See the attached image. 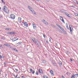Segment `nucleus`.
Here are the masks:
<instances>
[{
  "instance_id": "36",
  "label": "nucleus",
  "mask_w": 78,
  "mask_h": 78,
  "mask_svg": "<svg viewBox=\"0 0 78 78\" xmlns=\"http://www.w3.org/2000/svg\"><path fill=\"white\" fill-rule=\"evenodd\" d=\"M15 69L16 70V72H18V71H19V70H18V69Z\"/></svg>"
},
{
  "instance_id": "27",
  "label": "nucleus",
  "mask_w": 78,
  "mask_h": 78,
  "mask_svg": "<svg viewBox=\"0 0 78 78\" xmlns=\"http://www.w3.org/2000/svg\"><path fill=\"white\" fill-rule=\"evenodd\" d=\"M30 71L31 72H32L33 70V69H30Z\"/></svg>"
},
{
  "instance_id": "11",
  "label": "nucleus",
  "mask_w": 78,
  "mask_h": 78,
  "mask_svg": "<svg viewBox=\"0 0 78 78\" xmlns=\"http://www.w3.org/2000/svg\"><path fill=\"white\" fill-rule=\"evenodd\" d=\"M65 14L68 17H70L69 16H70V14H69V13H67V12H66V13H65Z\"/></svg>"
},
{
  "instance_id": "9",
  "label": "nucleus",
  "mask_w": 78,
  "mask_h": 78,
  "mask_svg": "<svg viewBox=\"0 0 78 78\" xmlns=\"http://www.w3.org/2000/svg\"><path fill=\"white\" fill-rule=\"evenodd\" d=\"M51 75H54V74L53 73V71H52V70H51L49 71Z\"/></svg>"
},
{
  "instance_id": "26",
  "label": "nucleus",
  "mask_w": 78,
  "mask_h": 78,
  "mask_svg": "<svg viewBox=\"0 0 78 78\" xmlns=\"http://www.w3.org/2000/svg\"><path fill=\"white\" fill-rule=\"evenodd\" d=\"M21 43H22L21 42H20L17 43L16 44H21Z\"/></svg>"
},
{
  "instance_id": "34",
  "label": "nucleus",
  "mask_w": 78,
  "mask_h": 78,
  "mask_svg": "<svg viewBox=\"0 0 78 78\" xmlns=\"http://www.w3.org/2000/svg\"><path fill=\"white\" fill-rule=\"evenodd\" d=\"M49 42H51V43H52V42H51V40H49Z\"/></svg>"
},
{
  "instance_id": "24",
  "label": "nucleus",
  "mask_w": 78,
  "mask_h": 78,
  "mask_svg": "<svg viewBox=\"0 0 78 78\" xmlns=\"http://www.w3.org/2000/svg\"><path fill=\"white\" fill-rule=\"evenodd\" d=\"M75 76H74V75H73L72 76L71 78H75Z\"/></svg>"
},
{
  "instance_id": "50",
  "label": "nucleus",
  "mask_w": 78,
  "mask_h": 78,
  "mask_svg": "<svg viewBox=\"0 0 78 78\" xmlns=\"http://www.w3.org/2000/svg\"><path fill=\"white\" fill-rule=\"evenodd\" d=\"M2 58V56H1V55H0V58Z\"/></svg>"
},
{
  "instance_id": "61",
  "label": "nucleus",
  "mask_w": 78,
  "mask_h": 78,
  "mask_svg": "<svg viewBox=\"0 0 78 78\" xmlns=\"http://www.w3.org/2000/svg\"><path fill=\"white\" fill-rule=\"evenodd\" d=\"M0 53H1L0 52Z\"/></svg>"
},
{
  "instance_id": "7",
  "label": "nucleus",
  "mask_w": 78,
  "mask_h": 78,
  "mask_svg": "<svg viewBox=\"0 0 78 78\" xmlns=\"http://www.w3.org/2000/svg\"><path fill=\"white\" fill-rule=\"evenodd\" d=\"M30 11H31L32 12V13H33V14H34L35 15H36V14L35 13V12H34V10H33V9H30Z\"/></svg>"
},
{
  "instance_id": "52",
  "label": "nucleus",
  "mask_w": 78,
  "mask_h": 78,
  "mask_svg": "<svg viewBox=\"0 0 78 78\" xmlns=\"http://www.w3.org/2000/svg\"><path fill=\"white\" fill-rule=\"evenodd\" d=\"M2 71V70H1V69H0V73Z\"/></svg>"
},
{
  "instance_id": "47",
  "label": "nucleus",
  "mask_w": 78,
  "mask_h": 78,
  "mask_svg": "<svg viewBox=\"0 0 78 78\" xmlns=\"http://www.w3.org/2000/svg\"><path fill=\"white\" fill-rule=\"evenodd\" d=\"M62 78H65V77L63 76H62Z\"/></svg>"
},
{
  "instance_id": "12",
  "label": "nucleus",
  "mask_w": 78,
  "mask_h": 78,
  "mask_svg": "<svg viewBox=\"0 0 78 78\" xmlns=\"http://www.w3.org/2000/svg\"><path fill=\"white\" fill-rule=\"evenodd\" d=\"M44 24H45V25L48 24V23L47 21H45V20H44Z\"/></svg>"
},
{
  "instance_id": "48",
  "label": "nucleus",
  "mask_w": 78,
  "mask_h": 78,
  "mask_svg": "<svg viewBox=\"0 0 78 78\" xmlns=\"http://www.w3.org/2000/svg\"><path fill=\"white\" fill-rule=\"evenodd\" d=\"M18 76V75H17L16 76V78H17V76Z\"/></svg>"
},
{
  "instance_id": "51",
  "label": "nucleus",
  "mask_w": 78,
  "mask_h": 78,
  "mask_svg": "<svg viewBox=\"0 0 78 78\" xmlns=\"http://www.w3.org/2000/svg\"><path fill=\"white\" fill-rule=\"evenodd\" d=\"M1 39H4V37H2V38Z\"/></svg>"
},
{
  "instance_id": "6",
  "label": "nucleus",
  "mask_w": 78,
  "mask_h": 78,
  "mask_svg": "<svg viewBox=\"0 0 78 78\" xmlns=\"http://www.w3.org/2000/svg\"><path fill=\"white\" fill-rule=\"evenodd\" d=\"M69 30L70 32H71L73 31V28H72V26L69 25Z\"/></svg>"
},
{
  "instance_id": "58",
  "label": "nucleus",
  "mask_w": 78,
  "mask_h": 78,
  "mask_svg": "<svg viewBox=\"0 0 78 78\" xmlns=\"http://www.w3.org/2000/svg\"><path fill=\"white\" fill-rule=\"evenodd\" d=\"M37 0V1H38L39 0Z\"/></svg>"
},
{
  "instance_id": "2",
  "label": "nucleus",
  "mask_w": 78,
  "mask_h": 78,
  "mask_svg": "<svg viewBox=\"0 0 78 78\" xmlns=\"http://www.w3.org/2000/svg\"><path fill=\"white\" fill-rule=\"evenodd\" d=\"M3 9H2V10L3 11H4V12H6V13H8V12H7V11L9 12V10H8V8L6 7V6L5 5L3 6Z\"/></svg>"
},
{
  "instance_id": "46",
  "label": "nucleus",
  "mask_w": 78,
  "mask_h": 78,
  "mask_svg": "<svg viewBox=\"0 0 78 78\" xmlns=\"http://www.w3.org/2000/svg\"><path fill=\"white\" fill-rule=\"evenodd\" d=\"M70 60L71 61H73V60H72V58H71L70 59Z\"/></svg>"
},
{
  "instance_id": "33",
  "label": "nucleus",
  "mask_w": 78,
  "mask_h": 78,
  "mask_svg": "<svg viewBox=\"0 0 78 78\" xmlns=\"http://www.w3.org/2000/svg\"><path fill=\"white\" fill-rule=\"evenodd\" d=\"M1 58H4V56L3 55H2L1 56Z\"/></svg>"
},
{
  "instance_id": "1",
  "label": "nucleus",
  "mask_w": 78,
  "mask_h": 78,
  "mask_svg": "<svg viewBox=\"0 0 78 78\" xmlns=\"http://www.w3.org/2000/svg\"><path fill=\"white\" fill-rule=\"evenodd\" d=\"M32 41L33 42L35 43V44L36 45L37 47H41V43H39V41H37V40L32 39Z\"/></svg>"
},
{
  "instance_id": "49",
  "label": "nucleus",
  "mask_w": 78,
  "mask_h": 78,
  "mask_svg": "<svg viewBox=\"0 0 78 78\" xmlns=\"http://www.w3.org/2000/svg\"><path fill=\"white\" fill-rule=\"evenodd\" d=\"M61 27V26H59L58 27V28H60Z\"/></svg>"
},
{
  "instance_id": "13",
  "label": "nucleus",
  "mask_w": 78,
  "mask_h": 78,
  "mask_svg": "<svg viewBox=\"0 0 78 78\" xmlns=\"http://www.w3.org/2000/svg\"><path fill=\"white\" fill-rule=\"evenodd\" d=\"M4 45H5L6 46V47H10L11 45H10L9 44H4Z\"/></svg>"
},
{
  "instance_id": "10",
  "label": "nucleus",
  "mask_w": 78,
  "mask_h": 78,
  "mask_svg": "<svg viewBox=\"0 0 78 78\" xmlns=\"http://www.w3.org/2000/svg\"><path fill=\"white\" fill-rule=\"evenodd\" d=\"M40 73H43V71L41 69H40L38 71Z\"/></svg>"
},
{
  "instance_id": "17",
  "label": "nucleus",
  "mask_w": 78,
  "mask_h": 78,
  "mask_svg": "<svg viewBox=\"0 0 78 78\" xmlns=\"http://www.w3.org/2000/svg\"><path fill=\"white\" fill-rule=\"evenodd\" d=\"M74 76H75V77L77 78L78 77V74H76L74 75Z\"/></svg>"
},
{
  "instance_id": "42",
  "label": "nucleus",
  "mask_w": 78,
  "mask_h": 78,
  "mask_svg": "<svg viewBox=\"0 0 78 78\" xmlns=\"http://www.w3.org/2000/svg\"><path fill=\"white\" fill-rule=\"evenodd\" d=\"M62 31H63V32H64L65 31V30H64V29H63V30H62Z\"/></svg>"
},
{
  "instance_id": "16",
  "label": "nucleus",
  "mask_w": 78,
  "mask_h": 78,
  "mask_svg": "<svg viewBox=\"0 0 78 78\" xmlns=\"http://www.w3.org/2000/svg\"><path fill=\"white\" fill-rule=\"evenodd\" d=\"M33 27H34V30H35L36 28V25H35V24H34L33 25Z\"/></svg>"
},
{
  "instance_id": "35",
  "label": "nucleus",
  "mask_w": 78,
  "mask_h": 78,
  "mask_svg": "<svg viewBox=\"0 0 78 78\" xmlns=\"http://www.w3.org/2000/svg\"><path fill=\"white\" fill-rule=\"evenodd\" d=\"M4 65H5V66H6V62H4Z\"/></svg>"
},
{
  "instance_id": "18",
  "label": "nucleus",
  "mask_w": 78,
  "mask_h": 78,
  "mask_svg": "<svg viewBox=\"0 0 78 78\" xmlns=\"http://www.w3.org/2000/svg\"><path fill=\"white\" fill-rule=\"evenodd\" d=\"M5 29L6 30H11V29L9 28H5Z\"/></svg>"
},
{
  "instance_id": "15",
  "label": "nucleus",
  "mask_w": 78,
  "mask_h": 78,
  "mask_svg": "<svg viewBox=\"0 0 78 78\" xmlns=\"http://www.w3.org/2000/svg\"><path fill=\"white\" fill-rule=\"evenodd\" d=\"M14 34H15V33H14V32H10V35H12Z\"/></svg>"
},
{
  "instance_id": "55",
  "label": "nucleus",
  "mask_w": 78,
  "mask_h": 78,
  "mask_svg": "<svg viewBox=\"0 0 78 78\" xmlns=\"http://www.w3.org/2000/svg\"><path fill=\"white\" fill-rule=\"evenodd\" d=\"M1 10V7H0V10Z\"/></svg>"
},
{
  "instance_id": "56",
  "label": "nucleus",
  "mask_w": 78,
  "mask_h": 78,
  "mask_svg": "<svg viewBox=\"0 0 78 78\" xmlns=\"http://www.w3.org/2000/svg\"><path fill=\"white\" fill-rule=\"evenodd\" d=\"M2 45L0 46V47H2Z\"/></svg>"
},
{
  "instance_id": "5",
  "label": "nucleus",
  "mask_w": 78,
  "mask_h": 78,
  "mask_svg": "<svg viewBox=\"0 0 78 78\" xmlns=\"http://www.w3.org/2000/svg\"><path fill=\"white\" fill-rule=\"evenodd\" d=\"M18 21L20 23H21L22 22V18L20 17H18Z\"/></svg>"
},
{
  "instance_id": "41",
  "label": "nucleus",
  "mask_w": 78,
  "mask_h": 78,
  "mask_svg": "<svg viewBox=\"0 0 78 78\" xmlns=\"http://www.w3.org/2000/svg\"><path fill=\"white\" fill-rule=\"evenodd\" d=\"M67 52L68 54H69L70 53V52H69V51H67Z\"/></svg>"
},
{
  "instance_id": "44",
  "label": "nucleus",
  "mask_w": 78,
  "mask_h": 78,
  "mask_svg": "<svg viewBox=\"0 0 78 78\" xmlns=\"http://www.w3.org/2000/svg\"><path fill=\"white\" fill-rule=\"evenodd\" d=\"M43 36L44 38H45V36L44 34L43 35Z\"/></svg>"
},
{
  "instance_id": "54",
  "label": "nucleus",
  "mask_w": 78,
  "mask_h": 78,
  "mask_svg": "<svg viewBox=\"0 0 78 78\" xmlns=\"http://www.w3.org/2000/svg\"><path fill=\"white\" fill-rule=\"evenodd\" d=\"M16 78H20V77H16Z\"/></svg>"
},
{
  "instance_id": "43",
  "label": "nucleus",
  "mask_w": 78,
  "mask_h": 78,
  "mask_svg": "<svg viewBox=\"0 0 78 78\" xmlns=\"http://www.w3.org/2000/svg\"><path fill=\"white\" fill-rule=\"evenodd\" d=\"M67 28V29H68V30H69V27H66Z\"/></svg>"
},
{
  "instance_id": "59",
  "label": "nucleus",
  "mask_w": 78,
  "mask_h": 78,
  "mask_svg": "<svg viewBox=\"0 0 78 78\" xmlns=\"http://www.w3.org/2000/svg\"><path fill=\"white\" fill-rule=\"evenodd\" d=\"M17 39H18V38H17Z\"/></svg>"
},
{
  "instance_id": "37",
  "label": "nucleus",
  "mask_w": 78,
  "mask_h": 78,
  "mask_svg": "<svg viewBox=\"0 0 78 78\" xmlns=\"http://www.w3.org/2000/svg\"><path fill=\"white\" fill-rule=\"evenodd\" d=\"M66 27H68V24H67V23L66 24Z\"/></svg>"
},
{
  "instance_id": "53",
  "label": "nucleus",
  "mask_w": 78,
  "mask_h": 78,
  "mask_svg": "<svg viewBox=\"0 0 78 78\" xmlns=\"http://www.w3.org/2000/svg\"><path fill=\"white\" fill-rule=\"evenodd\" d=\"M22 78H24V76H22Z\"/></svg>"
},
{
  "instance_id": "39",
  "label": "nucleus",
  "mask_w": 78,
  "mask_h": 78,
  "mask_svg": "<svg viewBox=\"0 0 78 78\" xmlns=\"http://www.w3.org/2000/svg\"><path fill=\"white\" fill-rule=\"evenodd\" d=\"M7 33L8 34H10V32H7Z\"/></svg>"
},
{
  "instance_id": "40",
  "label": "nucleus",
  "mask_w": 78,
  "mask_h": 78,
  "mask_svg": "<svg viewBox=\"0 0 78 78\" xmlns=\"http://www.w3.org/2000/svg\"><path fill=\"white\" fill-rule=\"evenodd\" d=\"M13 76H14V77H15V78H16V76L15 75V74H13Z\"/></svg>"
},
{
  "instance_id": "31",
  "label": "nucleus",
  "mask_w": 78,
  "mask_h": 78,
  "mask_svg": "<svg viewBox=\"0 0 78 78\" xmlns=\"http://www.w3.org/2000/svg\"><path fill=\"white\" fill-rule=\"evenodd\" d=\"M38 72H37L36 73V74L37 75H38Z\"/></svg>"
},
{
  "instance_id": "4",
  "label": "nucleus",
  "mask_w": 78,
  "mask_h": 78,
  "mask_svg": "<svg viewBox=\"0 0 78 78\" xmlns=\"http://www.w3.org/2000/svg\"><path fill=\"white\" fill-rule=\"evenodd\" d=\"M23 23L25 25L26 27H28V23H27L24 22Z\"/></svg>"
},
{
  "instance_id": "23",
  "label": "nucleus",
  "mask_w": 78,
  "mask_h": 78,
  "mask_svg": "<svg viewBox=\"0 0 78 78\" xmlns=\"http://www.w3.org/2000/svg\"><path fill=\"white\" fill-rule=\"evenodd\" d=\"M1 1L2 2V3H3L4 4H5V2L4 1H3V0H1Z\"/></svg>"
},
{
  "instance_id": "19",
  "label": "nucleus",
  "mask_w": 78,
  "mask_h": 78,
  "mask_svg": "<svg viewBox=\"0 0 78 78\" xmlns=\"http://www.w3.org/2000/svg\"><path fill=\"white\" fill-rule=\"evenodd\" d=\"M43 78H48V76H43Z\"/></svg>"
},
{
  "instance_id": "22",
  "label": "nucleus",
  "mask_w": 78,
  "mask_h": 78,
  "mask_svg": "<svg viewBox=\"0 0 78 78\" xmlns=\"http://www.w3.org/2000/svg\"><path fill=\"white\" fill-rule=\"evenodd\" d=\"M59 64L60 65H62V62H59Z\"/></svg>"
},
{
  "instance_id": "57",
  "label": "nucleus",
  "mask_w": 78,
  "mask_h": 78,
  "mask_svg": "<svg viewBox=\"0 0 78 78\" xmlns=\"http://www.w3.org/2000/svg\"><path fill=\"white\" fill-rule=\"evenodd\" d=\"M61 18V20H62V18Z\"/></svg>"
},
{
  "instance_id": "32",
  "label": "nucleus",
  "mask_w": 78,
  "mask_h": 78,
  "mask_svg": "<svg viewBox=\"0 0 78 78\" xmlns=\"http://www.w3.org/2000/svg\"><path fill=\"white\" fill-rule=\"evenodd\" d=\"M60 28L61 29V30H63V29H64V28H62V27H60Z\"/></svg>"
},
{
  "instance_id": "25",
  "label": "nucleus",
  "mask_w": 78,
  "mask_h": 78,
  "mask_svg": "<svg viewBox=\"0 0 78 78\" xmlns=\"http://www.w3.org/2000/svg\"><path fill=\"white\" fill-rule=\"evenodd\" d=\"M14 50L15 51H18L16 49V48H14Z\"/></svg>"
},
{
  "instance_id": "38",
  "label": "nucleus",
  "mask_w": 78,
  "mask_h": 78,
  "mask_svg": "<svg viewBox=\"0 0 78 78\" xmlns=\"http://www.w3.org/2000/svg\"><path fill=\"white\" fill-rule=\"evenodd\" d=\"M53 65L54 66H56V63H53Z\"/></svg>"
},
{
  "instance_id": "21",
  "label": "nucleus",
  "mask_w": 78,
  "mask_h": 78,
  "mask_svg": "<svg viewBox=\"0 0 78 78\" xmlns=\"http://www.w3.org/2000/svg\"><path fill=\"white\" fill-rule=\"evenodd\" d=\"M74 15L76 16H78V14L77 13H74Z\"/></svg>"
},
{
  "instance_id": "29",
  "label": "nucleus",
  "mask_w": 78,
  "mask_h": 78,
  "mask_svg": "<svg viewBox=\"0 0 78 78\" xmlns=\"http://www.w3.org/2000/svg\"><path fill=\"white\" fill-rule=\"evenodd\" d=\"M56 25L58 27H59V26H60V25H59V24H56Z\"/></svg>"
},
{
  "instance_id": "20",
  "label": "nucleus",
  "mask_w": 78,
  "mask_h": 78,
  "mask_svg": "<svg viewBox=\"0 0 78 78\" xmlns=\"http://www.w3.org/2000/svg\"><path fill=\"white\" fill-rule=\"evenodd\" d=\"M28 7L29 8L30 10H31V9H32L31 7L30 6H28Z\"/></svg>"
},
{
  "instance_id": "60",
  "label": "nucleus",
  "mask_w": 78,
  "mask_h": 78,
  "mask_svg": "<svg viewBox=\"0 0 78 78\" xmlns=\"http://www.w3.org/2000/svg\"><path fill=\"white\" fill-rule=\"evenodd\" d=\"M17 22H17H18L17 21V22Z\"/></svg>"
},
{
  "instance_id": "30",
  "label": "nucleus",
  "mask_w": 78,
  "mask_h": 78,
  "mask_svg": "<svg viewBox=\"0 0 78 78\" xmlns=\"http://www.w3.org/2000/svg\"><path fill=\"white\" fill-rule=\"evenodd\" d=\"M18 39H16V40H14V41H13V40H12V41L13 42H14V41H16V42H17V41H18Z\"/></svg>"
},
{
  "instance_id": "3",
  "label": "nucleus",
  "mask_w": 78,
  "mask_h": 78,
  "mask_svg": "<svg viewBox=\"0 0 78 78\" xmlns=\"http://www.w3.org/2000/svg\"><path fill=\"white\" fill-rule=\"evenodd\" d=\"M10 17L12 19H15V16L13 14H11L10 15Z\"/></svg>"
},
{
  "instance_id": "45",
  "label": "nucleus",
  "mask_w": 78,
  "mask_h": 78,
  "mask_svg": "<svg viewBox=\"0 0 78 78\" xmlns=\"http://www.w3.org/2000/svg\"><path fill=\"white\" fill-rule=\"evenodd\" d=\"M55 45H56V46H58V44L56 43Z\"/></svg>"
},
{
  "instance_id": "8",
  "label": "nucleus",
  "mask_w": 78,
  "mask_h": 78,
  "mask_svg": "<svg viewBox=\"0 0 78 78\" xmlns=\"http://www.w3.org/2000/svg\"><path fill=\"white\" fill-rule=\"evenodd\" d=\"M60 20H62V21L63 23H65V22H64V20L63 18H62V16H60Z\"/></svg>"
},
{
  "instance_id": "28",
  "label": "nucleus",
  "mask_w": 78,
  "mask_h": 78,
  "mask_svg": "<svg viewBox=\"0 0 78 78\" xmlns=\"http://www.w3.org/2000/svg\"><path fill=\"white\" fill-rule=\"evenodd\" d=\"M32 72V74H34V73H35V72L34 70H33Z\"/></svg>"
},
{
  "instance_id": "14",
  "label": "nucleus",
  "mask_w": 78,
  "mask_h": 78,
  "mask_svg": "<svg viewBox=\"0 0 78 78\" xmlns=\"http://www.w3.org/2000/svg\"><path fill=\"white\" fill-rule=\"evenodd\" d=\"M42 62L43 63H44V64H46L47 63V62L45 60H42Z\"/></svg>"
}]
</instances>
